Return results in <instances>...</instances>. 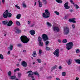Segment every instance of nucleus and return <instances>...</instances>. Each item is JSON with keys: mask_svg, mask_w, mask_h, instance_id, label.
<instances>
[{"mask_svg": "<svg viewBox=\"0 0 80 80\" xmlns=\"http://www.w3.org/2000/svg\"><path fill=\"white\" fill-rule=\"evenodd\" d=\"M2 2L3 3H5V0H2Z\"/></svg>", "mask_w": 80, "mask_h": 80, "instance_id": "52", "label": "nucleus"}, {"mask_svg": "<svg viewBox=\"0 0 80 80\" xmlns=\"http://www.w3.org/2000/svg\"><path fill=\"white\" fill-rule=\"evenodd\" d=\"M12 17V14L8 13V10H6L3 14V17L4 18H7V17Z\"/></svg>", "mask_w": 80, "mask_h": 80, "instance_id": "2", "label": "nucleus"}, {"mask_svg": "<svg viewBox=\"0 0 80 80\" xmlns=\"http://www.w3.org/2000/svg\"><path fill=\"white\" fill-rule=\"evenodd\" d=\"M36 51H34L33 52L32 54L33 57H37V53H36Z\"/></svg>", "mask_w": 80, "mask_h": 80, "instance_id": "15", "label": "nucleus"}, {"mask_svg": "<svg viewBox=\"0 0 80 80\" xmlns=\"http://www.w3.org/2000/svg\"><path fill=\"white\" fill-rule=\"evenodd\" d=\"M72 0H70V2H71V3H73V4L74 6V7H75V4L73 3V1Z\"/></svg>", "mask_w": 80, "mask_h": 80, "instance_id": "42", "label": "nucleus"}, {"mask_svg": "<svg viewBox=\"0 0 80 80\" xmlns=\"http://www.w3.org/2000/svg\"><path fill=\"white\" fill-rule=\"evenodd\" d=\"M66 46L67 47L66 48H67V50H69L72 48V47L73 46V42H70L66 44Z\"/></svg>", "mask_w": 80, "mask_h": 80, "instance_id": "4", "label": "nucleus"}, {"mask_svg": "<svg viewBox=\"0 0 80 80\" xmlns=\"http://www.w3.org/2000/svg\"><path fill=\"white\" fill-rule=\"evenodd\" d=\"M30 33L31 35H35V31L33 30H32L30 31Z\"/></svg>", "mask_w": 80, "mask_h": 80, "instance_id": "13", "label": "nucleus"}, {"mask_svg": "<svg viewBox=\"0 0 80 80\" xmlns=\"http://www.w3.org/2000/svg\"><path fill=\"white\" fill-rule=\"evenodd\" d=\"M56 1L57 2L59 3H62V1L61 0H56Z\"/></svg>", "mask_w": 80, "mask_h": 80, "instance_id": "27", "label": "nucleus"}, {"mask_svg": "<svg viewBox=\"0 0 80 80\" xmlns=\"http://www.w3.org/2000/svg\"><path fill=\"white\" fill-rule=\"evenodd\" d=\"M38 2L39 3H40V2H40V1L39 0L38 1Z\"/></svg>", "mask_w": 80, "mask_h": 80, "instance_id": "61", "label": "nucleus"}, {"mask_svg": "<svg viewBox=\"0 0 80 80\" xmlns=\"http://www.w3.org/2000/svg\"><path fill=\"white\" fill-rule=\"evenodd\" d=\"M34 25H35V24H32V25H31V26H30V27H33Z\"/></svg>", "mask_w": 80, "mask_h": 80, "instance_id": "49", "label": "nucleus"}, {"mask_svg": "<svg viewBox=\"0 0 80 80\" xmlns=\"http://www.w3.org/2000/svg\"><path fill=\"white\" fill-rule=\"evenodd\" d=\"M32 75H39V74H38V73H37L36 72H32Z\"/></svg>", "mask_w": 80, "mask_h": 80, "instance_id": "29", "label": "nucleus"}, {"mask_svg": "<svg viewBox=\"0 0 80 80\" xmlns=\"http://www.w3.org/2000/svg\"><path fill=\"white\" fill-rule=\"evenodd\" d=\"M72 62V59H70L68 60V65H70L71 64Z\"/></svg>", "mask_w": 80, "mask_h": 80, "instance_id": "17", "label": "nucleus"}, {"mask_svg": "<svg viewBox=\"0 0 80 80\" xmlns=\"http://www.w3.org/2000/svg\"><path fill=\"white\" fill-rule=\"evenodd\" d=\"M69 28L67 27H64L63 32L64 33L67 35L68 33H69Z\"/></svg>", "mask_w": 80, "mask_h": 80, "instance_id": "5", "label": "nucleus"}, {"mask_svg": "<svg viewBox=\"0 0 80 80\" xmlns=\"http://www.w3.org/2000/svg\"><path fill=\"white\" fill-rule=\"evenodd\" d=\"M53 30H54L55 32H59L60 31V29H59V28L56 27H53Z\"/></svg>", "mask_w": 80, "mask_h": 80, "instance_id": "9", "label": "nucleus"}, {"mask_svg": "<svg viewBox=\"0 0 80 80\" xmlns=\"http://www.w3.org/2000/svg\"><path fill=\"white\" fill-rule=\"evenodd\" d=\"M15 76H11V79H12V80H13V79H15L16 78Z\"/></svg>", "mask_w": 80, "mask_h": 80, "instance_id": "36", "label": "nucleus"}, {"mask_svg": "<svg viewBox=\"0 0 80 80\" xmlns=\"http://www.w3.org/2000/svg\"><path fill=\"white\" fill-rule=\"evenodd\" d=\"M75 18H72V19H69V21L70 22H72L73 23H75L76 21H75Z\"/></svg>", "mask_w": 80, "mask_h": 80, "instance_id": "11", "label": "nucleus"}, {"mask_svg": "<svg viewBox=\"0 0 80 80\" xmlns=\"http://www.w3.org/2000/svg\"><path fill=\"white\" fill-rule=\"evenodd\" d=\"M45 12L42 13V17L44 18H49L50 16V12L48 11V10L46 9L45 10Z\"/></svg>", "mask_w": 80, "mask_h": 80, "instance_id": "3", "label": "nucleus"}, {"mask_svg": "<svg viewBox=\"0 0 80 80\" xmlns=\"http://www.w3.org/2000/svg\"><path fill=\"white\" fill-rule=\"evenodd\" d=\"M37 61L39 63H40L42 62V60H41L40 59H37Z\"/></svg>", "mask_w": 80, "mask_h": 80, "instance_id": "32", "label": "nucleus"}, {"mask_svg": "<svg viewBox=\"0 0 80 80\" xmlns=\"http://www.w3.org/2000/svg\"><path fill=\"white\" fill-rule=\"evenodd\" d=\"M18 47H21V46H22V44H18Z\"/></svg>", "mask_w": 80, "mask_h": 80, "instance_id": "48", "label": "nucleus"}, {"mask_svg": "<svg viewBox=\"0 0 80 80\" xmlns=\"http://www.w3.org/2000/svg\"><path fill=\"white\" fill-rule=\"evenodd\" d=\"M33 75V74L32 73V72L31 73H30L28 75V77H31L32 78H33V76H32Z\"/></svg>", "mask_w": 80, "mask_h": 80, "instance_id": "21", "label": "nucleus"}, {"mask_svg": "<svg viewBox=\"0 0 80 80\" xmlns=\"http://www.w3.org/2000/svg\"><path fill=\"white\" fill-rule=\"evenodd\" d=\"M21 17V14H18L16 16V18L18 19H20Z\"/></svg>", "mask_w": 80, "mask_h": 80, "instance_id": "19", "label": "nucleus"}, {"mask_svg": "<svg viewBox=\"0 0 80 80\" xmlns=\"http://www.w3.org/2000/svg\"><path fill=\"white\" fill-rule=\"evenodd\" d=\"M20 71V68H18L14 70V72H16L17 71Z\"/></svg>", "mask_w": 80, "mask_h": 80, "instance_id": "30", "label": "nucleus"}, {"mask_svg": "<svg viewBox=\"0 0 80 80\" xmlns=\"http://www.w3.org/2000/svg\"><path fill=\"white\" fill-rule=\"evenodd\" d=\"M59 53H60V52H59V49L58 48L54 52L53 54L57 57H58V56H59Z\"/></svg>", "mask_w": 80, "mask_h": 80, "instance_id": "7", "label": "nucleus"}, {"mask_svg": "<svg viewBox=\"0 0 80 80\" xmlns=\"http://www.w3.org/2000/svg\"><path fill=\"white\" fill-rule=\"evenodd\" d=\"M58 42H61V40H58Z\"/></svg>", "mask_w": 80, "mask_h": 80, "instance_id": "59", "label": "nucleus"}, {"mask_svg": "<svg viewBox=\"0 0 80 80\" xmlns=\"http://www.w3.org/2000/svg\"><path fill=\"white\" fill-rule=\"evenodd\" d=\"M47 24L48 25V26H49V27H51L52 25H51V24L50 23H49L48 22H47Z\"/></svg>", "mask_w": 80, "mask_h": 80, "instance_id": "33", "label": "nucleus"}, {"mask_svg": "<svg viewBox=\"0 0 80 80\" xmlns=\"http://www.w3.org/2000/svg\"><path fill=\"white\" fill-rule=\"evenodd\" d=\"M39 7H42V2H40L39 3Z\"/></svg>", "mask_w": 80, "mask_h": 80, "instance_id": "28", "label": "nucleus"}, {"mask_svg": "<svg viewBox=\"0 0 80 80\" xmlns=\"http://www.w3.org/2000/svg\"><path fill=\"white\" fill-rule=\"evenodd\" d=\"M39 46H40V47H42L43 46V42H40L39 43Z\"/></svg>", "mask_w": 80, "mask_h": 80, "instance_id": "22", "label": "nucleus"}, {"mask_svg": "<svg viewBox=\"0 0 80 80\" xmlns=\"http://www.w3.org/2000/svg\"><path fill=\"white\" fill-rule=\"evenodd\" d=\"M63 42V43H67V40L66 39H64Z\"/></svg>", "mask_w": 80, "mask_h": 80, "instance_id": "37", "label": "nucleus"}, {"mask_svg": "<svg viewBox=\"0 0 80 80\" xmlns=\"http://www.w3.org/2000/svg\"><path fill=\"white\" fill-rule=\"evenodd\" d=\"M35 62H33L32 63V64H33H33H35Z\"/></svg>", "mask_w": 80, "mask_h": 80, "instance_id": "63", "label": "nucleus"}, {"mask_svg": "<svg viewBox=\"0 0 80 80\" xmlns=\"http://www.w3.org/2000/svg\"><path fill=\"white\" fill-rule=\"evenodd\" d=\"M3 24L5 25H7V24L8 23V22L7 21H3L2 22Z\"/></svg>", "mask_w": 80, "mask_h": 80, "instance_id": "20", "label": "nucleus"}, {"mask_svg": "<svg viewBox=\"0 0 80 80\" xmlns=\"http://www.w3.org/2000/svg\"><path fill=\"white\" fill-rule=\"evenodd\" d=\"M15 7H16L17 8H18V9H20V7L17 5H15Z\"/></svg>", "mask_w": 80, "mask_h": 80, "instance_id": "38", "label": "nucleus"}, {"mask_svg": "<svg viewBox=\"0 0 80 80\" xmlns=\"http://www.w3.org/2000/svg\"><path fill=\"white\" fill-rule=\"evenodd\" d=\"M21 30H19L18 29H16L15 30V33L18 34H19L21 32Z\"/></svg>", "mask_w": 80, "mask_h": 80, "instance_id": "14", "label": "nucleus"}, {"mask_svg": "<svg viewBox=\"0 0 80 80\" xmlns=\"http://www.w3.org/2000/svg\"><path fill=\"white\" fill-rule=\"evenodd\" d=\"M54 13H56V15H60V13H59V12L57 11L54 12Z\"/></svg>", "mask_w": 80, "mask_h": 80, "instance_id": "39", "label": "nucleus"}, {"mask_svg": "<svg viewBox=\"0 0 80 80\" xmlns=\"http://www.w3.org/2000/svg\"><path fill=\"white\" fill-rule=\"evenodd\" d=\"M23 52H26V50L24 49L23 50Z\"/></svg>", "mask_w": 80, "mask_h": 80, "instance_id": "57", "label": "nucleus"}, {"mask_svg": "<svg viewBox=\"0 0 80 80\" xmlns=\"http://www.w3.org/2000/svg\"><path fill=\"white\" fill-rule=\"evenodd\" d=\"M76 53H79V52H80V50H79V49H77L76 50Z\"/></svg>", "mask_w": 80, "mask_h": 80, "instance_id": "43", "label": "nucleus"}, {"mask_svg": "<svg viewBox=\"0 0 80 80\" xmlns=\"http://www.w3.org/2000/svg\"><path fill=\"white\" fill-rule=\"evenodd\" d=\"M46 50H50V48L48 47L47 46L46 47Z\"/></svg>", "mask_w": 80, "mask_h": 80, "instance_id": "45", "label": "nucleus"}, {"mask_svg": "<svg viewBox=\"0 0 80 80\" xmlns=\"http://www.w3.org/2000/svg\"><path fill=\"white\" fill-rule=\"evenodd\" d=\"M42 2L44 4H47V2L46 0H44L42 1Z\"/></svg>", "mask_w": 80, "mask_h": 80, "instance_id": "35", "label": "nucleus"}, {"mask_svg": "<svg viewBox=\"0 0 80 80\" xmlns=\"http://www.w3.org/2000/svg\"><path fill=\"white\" fill-rule=\"evenodd\" d=\"M22 6L24 7V8H26L27 7V6L25 3H23L22 4Z\"/></svg>", "mask_w": 80, "mask_h": 80, "instance_id": "41", "label": "nucleus"}, {"mask_svg": "<svg viewBox=\"0 0 80 80\" xmlns=\"http://www.w3.org/2000/svg\"><path fill=\"white\" fill-rule=\"evenodd\" d=\"M39 52L40 54H41V53H42V50L41 49L39 50Z\"/></svg>", "mask_w": 80, "mask_h": 80, "instance_id": "44", "label": "nucleus"}, {"mask_svg": "<svg viewBox=\"0 0 80 80\" xmlns=\"http://www.w3.org/2000/svg\"><path fill=\"white\" fill-rule=\"evenodd\" d=\"M13 45H10V47H9L8 48V49H9L10 51H11L13 49Z\"/></svg>", "mask_w": 80, "mask_h": 80, "instance_id": "16", "label": "nucleus"}, {"mask_svg": "<svg viewBox=\"0 0 80 80\" xmlns=\"http://www.w3.org/2000/svg\"><path fill=\"white\" fill-rule=\"evenodd\" d=\"M30 22H31L30 21H28V23L29 25H30Z\"/></svg>", "mask_w": 80, "mask_h": 80, "instance_id": "55", "label": "nucleus"}, {"mask_svg": "<svg viewBox=\"0 0 80 80\" xmlns=\"http://www.w3.org/2000/svg\"><path fill=\"white\" fill-rule=\"evenodd\" d=\"M21 65L23 67H26L27 66V63L25 61H23L21 62Z\"/></svg>", "mask_w": 80, "mask_h": 80, "instance_id": "8", "label": "nucleus"}, {"mask_svg": "<svg viewBox=\"0 0 80 80\" xmlns=\"http://www.w3.org/2000/svg\"><path fill=\"white\" fill-rule=\"evenodd\" d=\"M78 79H79V78H76L75 80H78Z\"/></svg>", "mask_w": 80, "mask_h": 80, "instance_id": "56", "label": "nucleus"}, {"mask_svg": "<svg viewBox=\"0 0 80 80\" xmlns=\"http://www.w3.org/2000/svg\"><path fill=\"white\" fill-rule=\"evenodd\" d=\"M0 58L1 60H3L4 58H3V56L2 54H0Z\"/></svg>", "mask_w": 80, "mask_h": 80, "instance_id": "23", "label": "nucleus"}, {"mask_svg": "<svg viewBox=\"0 0 80 80\" xmlns=\"http://www.w3.org/2000/svg\"><path fill=\"white\" fill-rule=\"evenodd\" d=\"M62 67L61 66H59V69H62Z\"/></svg>", "mask_w": 80, "mask_h": 80, "instance_id": "53", "label": "nucleus"}, {"mask_svg": "<svg viewBox=\"0 0 80 80\" xmlns=\"http://www.w3.org/2000/svg\"><path fill=\"white\" fill-rule=\"evenodd\" d=\"M10 54V51H9L8 52V55H9V54Z\"/></svg>", "mask_w": 80, "mask_h": 80, "instance_id": "51", "label": "nucleus"}, {"mask_svg": "<svg viewBox=\"0 0 80 80\" xmlns=\"http://www.w3.org/2000/svg\"><path fill=\"white\" fill-rule=\"evenodd\" d=\"M75 6H76V8L77 9H78V8H79V7H78V5H75Z\"/></svg>", "mask_w": 80, "mask_h": 80, "instance_id": "46", "label": "nucleus"}, {"mask_svg": "<svg viewBox=\"0 0 80 80\" xmlns=\"http://www.w3.org/2000/svg\"><path fill=\"white\" fill-rule=\"evenodd\" d=\"M17 66V67L19 66V64H17V65H16Z\"/></svg>", "mask_w": 80, "mask_h": 80, "instance_id": "60", "label": "nucleus"}, {"mask_svg": "<svg viewBox=\"0 0 80 80\" xmlns=\"http://www.w3.org/2000/svg\"><path fill=\"white\" fill-rule=\"evenodd\" d=\"M13 24V22L12 21H9L8 22V23L7 24L8 26L10 27V26H12V25Z\"/></svg>", "mask_w": 80, "mask_h": 80, "instance_id": "12", "label": "nucleus"}, {"mask_svg": "<svg viewBox=\"0 0 80 80\" xmlns=\"http://www.w3.org/2000/svg\"><path fill=\"white\" fill-rule=\"evenodd\" d=\"M16 24L18 26H20V23L19 21H17L16 22Z\"/></svg>", "mask_w": 80, "mask_h": 80, "instance_id": "25", "label": "nucleus"}, {"mask_svg": "<svg viewBox=\"0 0 80 80\" xmlns=\"http://www.w3.org/2000/svg\"><path fill=\"white\" fill-rule=\"evenodd\" d=\"M56 80H60V78H57L56 79Z\"/></svg>", "mask_w": 80, "mask_h": 80, "instance_id": "54", "label": "nucleus"}, {"mask_svg": "<svg viewBox=\"0 0 80 80\" xmlns=\"http://www.w3.org/2000/svg\"><path fill=\"white\" fill-rule=\"evenodd\" d=\"M36 4H37V2H35L34 3V6H35V5H36Z\"/></svg>", "mask_w": 80, "mask_h": 80, "instance_id": "58", "label": "nucleus"}, {"mask_svg": "<svg viewBox=\"0 0 80 80\" xmlns=\"http://www.w3.org/2000/svg\"><path fill=\"white\" fill-rule=\"evenodd\" d=\"M49 43V41H46L45 42V45L46 46H47H47H48V45Z\"/></svg>", "mask_w": 80, "mask_h": 80, "instance_id": "24", "label": "nucleus"}, {"mask_svg": "<svg viewBox=\"0 0 80 80\" xmlns=\"http://www.w3.org/2000/svg\"><path fill=\"white\" fill-rule=\"evenodd\" d=\"M38 42H41V41H42V38H41V37H39L38 38Z\"/></svg>", "mask_w": 80, "mask_h": 80, "instance_id": "26", "label": "nucleus"}, {"mask_svg": "<svg viewBox=\"0 0 80 80\" xmlns=\"http://www.w3.org/2000/svg\"><path fill=\"white\" fill-rule=\"evenodd\" d=\"M74 60L76 63L78 64H80V59H75Z\"/></svg>", "mask_w": 80, "mask_h": 80, "instance_id": "18", "label": "nucleus"}, {"mask_svg": "<svg viewBox=\"0 0 80 80\" xmlns=\"http://www.w3.org/2000/svg\"><path fill=\"white\" fill-rule=\"evenodd\" d=\"M68 2H66L65 4H64V7H65V8L66 9H68L69 8H70V7L68 6Z\"/></svg>", "mask_w": 80, "mask_h": 80, "instance_id": "10", "label": "nucleus"}, {"mask_svg": "<svg viewBox=\"0 0 80 80\" xmlns=\"http://www.w3.org/2000/svg\"><path fill=\"white\" fill-rule=\"evenodd\" d=\"M20 39L21 41L24 43H28L29 41V39L27 38V37L25 36H22L20 37Z\"/></svg>", "mask_w": 80, "mask_h": 80, "instance_id": "1", "label": "nucleus"}, {"mask_svg": "<svg viewBox=\"0 0 80 80\" xmlns=\"http://www.w3.org/2000/svg\"><path fill=\"white\" fill-rule=\"evenodd\" d=\"M70 12H73V10H72V9H71L70 10Z\"/></svg>", "mask_w": 80, "mask_h": 80, "instance_id": "62", "label": "nucleus"}, {"mask_svg": "<svg viewBox=\"0 0 80 80\" xmlns=\"http://www.w3.org/2000/svg\"><path fill=\"white\" fill-rule=\"evenodd\" d=\"M4 36H6V34H4Z\"/></svg>", "mask_w": 80, "mask_h": 80, "instance_id": "64", "label": "nucleus"}, {"mask_svg": "<svg viewBox=\"0 0 80 80\" xmlns=\"http://www.w3.org/2000/svg\"><path fill=\"white\" fill-rule=\"evenodd\" d=\"M42 38L43 41H47L48 40V36L45 34H43L42 36Z\"/></svg>", "mask_w": 80, "mask_h": 80, "instance_id": "6", "label": "nucleus"}, {"mask_svg": "<svg viewBox=\"0 0 80 80\" xmlns=\"http://www.w3.org/2000/svg\"><path fill=\"white\" fill-rule=\"evenodd\" d=\"M18 75L19 78H20L21 77V73H18Z\"/></svg>", "mask_w": 80, "mask_h": 80, "instance_id": "40", "label": "nucleus"}, {"mask_svg": "<svg viewBox=\"0 0 80 80\" xmlns=\"http://www.w3.org/2000/svg\"><path fill=\"white\" fill-rule=\"evenodd\" d=\"M74 24H72V27L73 28H75V26Z\"/></svg>", "mask_w": 80, "mask_h": 80, "instance_id": "47", "label": "nucleus"}, {"mask_svg": "<svg viewBox=\"0 0 80 80\" xmlns=\"http://www.w3.org/2000/svg\"><path fill=\"white\" fill-rule=\"evenodd\" d=\"M32 72V71H28V72H27V73H28L31 72Z\"/></svg>", "mask_w": 80, "mask_h": 80, "instance_id": "50", "label": "nucleus"}, {"mask_svg": "<svg viewBox=\"0 0 80 80\" xmlns=\"http://www.w3.org/2000/svg\"><path fill=\"white\" fill-rule=\"evenodd\" d=\"M66 75V73H65V72H62V76H63V77H65Z\"/></svg>", "mask_w": 80, "mask_h": 80, "instance_id": "34", "label": "nucleus"}, {"mask_svg": "<svg viewBox=\"0 0 80 80\" xmlns=\"http://www.w3.org/2000/svg\"><path fill=\"white\" fill-rule=\"evenodd\" d=\"M12 74V72H11V71H9L8 72V75L9 77H11V75Z\"/></svg>", "mask_w": 80, "mask_h": 80, "instance_id": "31", "label": "nucleus"}]
</instances>
